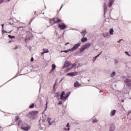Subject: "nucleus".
Segmentation results:
<instances>
[{"instance_id": "nucleus-11", "label": "nucleus", "mask_w": 131, "mask_h": 131, "mask_svg": "<svg viewBox=\"0 0 131 131\" xmlns=\"http://www.w3.org/2000/svg\"><path fill=\"white\" fill-rule=\"evenodd\" d=\"M55 69H56V64H52V69L51 71H50V73H52V72H54L55 71Z\"/></svg>"}, {"instance_id": "nucleus-41", "label": "nucleus", "mask_w": 131, "mask_h": 131, "mask_svg": "<svg viewBox=\"0 0 131 131\" xmlns=\"http://www.w3.org/2000/svg\"><path fill=\"white\" fill-rule=\"evenodd\" d=\"M62 8H63V5H62L60 7V10L61 9H62Z\"/></svg>"}, {"instance_id": "nucleus-29", "label": "nucleus", "mask_w": 131, "mask_h": 131, "mask_svg": "<svg viewBox=\"0 0 131 131\" xmlns=\"http://www.w3.org/2000/svg\"><path fill=\"white\" fill-rule=\"evenodd\" d=\"M92 122H93V123H95V122H98V120L96 119H93Z\"/></svg>"}, {"instance_id": "nucleus-20", "label": "nucleus", "mask_w": 131, "mask_h": 131, "mask_svg": "<svg viewBox=\"0 0 131 131\" xmlns=\"http://www.w3.org/2000/svg\"><path fill=\"white\" fill-rule=\"evenodd\" d=\"M114 32V30H113V29H111L110 30V33L111 35H112L113 34Z\"/></svg>"}, {"instance_id": "nucleus-44", "label": "nucleus", "mask_w": 131, "mask_h": 131, "mask_svg": "<svg viewBox=\"0 0 131 131\" xmlns=\"http://www.w3.org/2000/svg\"><path fill=\"white\" fill-rule=\"evenodd\" d=\"M99 93H102V91H99Z\"/></svg>"}, {"instance_id": "nucleus-21", "label": "nucleus", "mask_w": 131, "mask_h": 131, "mask_svg": "<svg viewBox=\"0 0 131 131\" xmlns=\"http://www.w3.org/2000/svg\"><path fill=\"white\" fill-rule=\"evenodd\" d=\"M21 123H22V121L21 120H18L17 124L18 126H21Z\"/></svg>"}, {"instance_id": "nucleus-19", "label": "nucleus", "mask_w": 131, "mask_h": 131, "mask_svg": "<svg viewBox=\"0 0 131 131\" xmlns=\"http://www.w3.org/2000/svg\"><path fill=\"white\" fill-rule=\"evenodd\" d=\"M75 66H76V64L75 63L73 64L72 67L71 68L68 69V71H69L70 70H71V69H72V68H74Z\"/></svg>"}, {"instance_id": "nucleus-28", "label": "nucleus", "mask_w": 131, "mask_h": 131, "mask_svg": "<svg viewBox=\"0 0 131 131\" xmlns=\"http://www.w3.org/2000/svg\"><path fill=\"white\" fill-rule=\"evenodd\" d=\"M8 37H9V38H11L12 39L13 38H15V36L8 35Z\"/></svg>"}, {"instance_id": "nucleus-14", "label": "nucleus", "mask_w": 131, "mask_h": 131, "mask_svg": "<svg viewBox=\"0 0 131 131\" xmlns=\"http://www.w3.org/2000/svg\"><path fill=\"white\" fill-rule=\"evenodd\" d=\"M115 0H109V7L111 8L112 7V5H113V3H114Z\"/></svg>"}, {"instance_id": "nucleus-33", "label": "nucleus", "mask_w": 131, "mask_h": 131, "mask_svg": "<svg viewBox=\"0 0 131 131\" xmlns=\"http://www.w3.org/2000/svg\"><path fill=\"white\" fill-rule=\"evenodd\" d=\"M62 104V101H59V102L58 103V105H61Z\"/></svg>"}, {"instance_id": "nucleus-45", "label": "nucleus", "mask_w": 131, "mask_h": 131, "mask_svg": "<svg viewBox=\"0 0 131 131\" xmlns=\"http://www.w3.org/2000/svg\"><path fill=\"white\" fill-rule=\"evenodd\" d=\"M8 2H10V1H11V0H7Z\"/></svg>"}, {"instance_id": "nucleus-6", "label": "nucleus", "mask_w": 131, "mask_h": 131, "mask_svg": "<svg viewBox=\"0 0 131 131\" xmlns=\"http://www.w3.org/2000/svg\"><path fill=\"white\" fill-rule=\"evenodd\" d=\"M58 28L60 29V30H64V29H66L67 28V26L65 25L64 23H58Z\"/></svg>"}, {"instance_id": "nucleus-5", "label": "nucleus", "mask_w": 131, "mask_h": 131, "mask_svg": "<svg viewBox=\"0 0 131 131\" xmlns=\"http://www.w3.org/2000/svg\"><path fill=\"white\" fill-rule=\"evenodd\" d=\"M37 113H38L37 111H33L32 112H30L27 115V116L28 117H29L30 119H31L32 118L33 119L34 118V117H35V116L36 115V114H37Z\"/></svg>"}, {"instance_id": "nucleus-35", "label": "nucleus", "mask_w": 131, "mask_h": 131, "mask_svg": "<svg viewBox=\"0 0 131 131\" xmlns=\"http://www.w3.org/2000/svg\"><path fill=\"white\" fill-rule=\"evenodd\" d=\"M33 57H32L31 58V62H33Z\"/></svg>"}, {"instance_id": "nucleus-32", "label": "nucleus", "mask_w": 131, "mask_h": 131, "mask_svg": "<svg viewBox=\"0 0 131 131\" xmlns=\"http://www.w3.org/2000/svg\"><path fill=\"white\" fill-rule=\"evenodd\" d=\"M19 119V117H15V121H18V119Z\"/></svg>"}, {"instance_id": "nucleus-39", "label": "nucleus", "mask_w": 131, "mask_h": 131, "mask_svg": "<svg viewBox=\"0 0 131 131\" xmlns=\"http://www.w3.org/2000/svg\"><path fill=\"white\" fill-rule=\"evenodd\" d=\"M69 44V42H67L65 43V46H67V45Z\"/></svg>"}, {"instance_id": "nucleus-18", "label": "nucleus", "mask_w": 131, "mask_h": 131, "mask_svg": "<svg viewBox=\"0 0 131 131\" xmlns=\"http://www.w3.org/2000/svg\"><path fill=\"white\" fill-rule=\"evenodd\" d=\"M101 54H102V53H101L100 54H98L96 56L94 57L93 58V62H95V61H96V59H97L98 58V57H99Z\"/></svg>"}, {"instance_id": "nucleus-26", "label": "nucleus", "mask_w": 131, "mask_h": 131, "mask_svg": "<svg viewBox=\"0 0 131 131\" xmlns=\"http://www.w3.org/2000/svg\"><path fill=\"white\" fill-rule=\"evenodd\" d=\"M69 52H71V49H69V50H64V51H61V53H68Z\"/></svg>"}, {"instance_id": "nucleus-16", "label": "nucleus", "mask_w": 131, "mask_h": 131, "mask_svg": "<svg viewBox=\"0 0 131 131\" xmlns=\"http://www.w3.org/2000/svg\"><path fill=\"white\" fill-rule=\"evenodd\" d=\"M81 41H82V42H85V41H88V38H86V37H83L81 38Z\"/></svg>"}, {"instance_id": "nucleus-23", "label": "nucleus", "mask_w": 131, "mask_h": 131, "mask_svg": "<svg viewBox=\"0 0 131 131\" xmlns=\"http://www.w3.org/2000/svg\"><path fill=\"white\" fill-rule=\"evenodd\" d=\"M107 35H109V33H104L103 34V36L104 37H107Z\"/></svg>"}, {"instance_id": "nucleus-8", "label": "nucleus", "mask_w": 131, "mask_h": 131, "mask_svg": "<svg viewBox=\"0 0 131 131\" xmlns=\"http://www.w3.org/2000/svg\"><path fill=\"white\" fill-rule=\"evenodd\" d=\"M69 66H71V63L69 61H66L63 67L67 68Z\"/></svg>"}, {"instance_id": "nucleus-38", "label": "nucleus", "mask_w": 131, "mask_h": 131, "mask_svg": "<svg viewBox=\"0 0 131 131\" xmlns=\"http://www.w3.org/2000/svg\"><path fill=\"white\" fill-rule=\"evenodd\" d=\"M44 54H45V52H42V53H41V56H42Z\"/></svg>"}, {"instance_id": "nucleus-4", "label": "nucleus", "mask_w": 131, "mask_h": 131, "mask_svg": "<svg viewBox=\"0 0 131 131\" xmlns=\"http://www.w3.org/2000/svg\"><path fill=\"white\" fill-rule=\"evenodd\" d=\"M89 48H91V43H85L80 49V53H82L83 52H84L85 50H88V49H89Z\"/></svg>"}, {"instance_id": "nucleus-37", "label": "nucleus", "mask_w": 131, "mask_h": 131, "mask_svg": "<svg viewBox=\"0 0 131 131\" xmlns=\"http://www.w3.org/2000/svg\"><path fill=\"white\" fill-rule=\"evenodd\" d=\"M122 39H120L117 42H118L119 43H120V41H121Z\"/></svg>"}, {"instance_id": "nucleus-10", "label": "nucleus", "mask_w": 131, "mask_h": 131, "mask_svg": "<svg viewBox=\"0 0 131 131\" xmlns=\"http://www.w3.org/2000/svg\"><path fill=\"white\" fill-rule=\"evenodd\" d=\"M126 84L128 86H131V80L130 79H127V81L126 82Z\"/></svg>"}, {"instance_id": "nucleus-12", "label": "nucleus", "mask_w": 131, "mask_h": 131, "mask_svg": "<svg viewBox=\"0 0 131 131\" xmlns=\"http://www.w3.org/2000/svg\"><path fill=\"white\" fill-rule=\"evenodd\" d=\"M116 113V110H114L111 112L110 116H114Z\"/></svg>"}, {"instance_id": "nucleus-40", "label": "nucleus", "mask_w": 131, "mask_h": 131, "mask_svg": "<svg viewBox=\"0 0 131 131\" xmlns=\"http://www.w3.org/2000/svg\"><path fill=\"white\" fill-rule=\"evenodd\" d=\"M4 25H4V24L2 25L3 29H4Z\"/></svg>"}, {"instance_id": "nucleus-42", "label": "nucleus", "mask_w": 131, "mask_h": 131, "mask_svg": "<svg viewBox=\"0 0 131 131\" xmlns=\"http://www.w3.org/2000/svg\"><path fill=\"white\" fill-rule=\"evenodd\" d=\"M121 102H122V103H123V102H124V100H121Z\"/></svg>"}, {"instance_id": "nucleus-2", "label": "nucleus", "mask_w": 131, "mask_h": 131, "mask_svg": "<svg viewBox=\"0 0 131 131\" xmlns=\"http://www.w3.org/2000/svg\"><path fill=\"white\" fill-rule=\"evenodd\" d=\"M70 95V92H69L68 93H66V96H65V92H62L61 94L60 99L65 101H66V99H67Z\"/></svg>"}, {"instance_id": "nucleus-7", "label": "nucleus", "mask_w": 131, "mask_h": 131, "mask_svg": "<svg viewBox=\"0 0 131 131\" xmlns=\"http://www.w3.org/2000/svg\"><path fill=\"white\" fill-rule=\"evenodd\" d=\"M80 47V44L78 43L74 46V47L71 49V52H74V51H76L78 48Z\"/></svg>"}, {"instance_id": "nucleus-24", "label": "nucleus", "mask_w": 131, "mask_h": 131, "mask_svg": "<svg viewBox=\"0 0 131 131\" xmlns=\"http://www.w3.org/2000/svg\"><path fill=\"white\" fill-rule=\"evenodd\" d=\"M43 52H44L45 54H46V53H49V49H43Z\"/></svg>"}, {"instance_id": "nucleus-17", "label": "nucleus", "mask_w": 131, "mask_h": 131, "mask_svg": "<svg viewBox=\"0 0 131 131\" xmlns=\"http://www.w3.org/2000/svg\"><path fill=\"white\" fill-rule=\"evenodd\" d=\"M81 35H83V37L85 36V34H86V31H84L83 32H81Z\"/></svg>"}, {"instance_id": "nucleus-22", "label": "nucleus", "mask_w": 131, "mask_h": 131, "mask_svg": "<svg viewBox=\"0 0 131 131\" xmlns=\"http://www.w3.org/2000/svg\"><path fill=\"white\" fill-rule=\"evenodd\" d=\"M47 121L49 123L50 125H52V123L51 122V118H47Z\"/></svg>"}, {"instance_id": "nucleus-3", "label": "nucleus", "mask_w": 131, "mask_h": 131, "mask_svg": "<svg viewBox=\"0 0 131 131\" xmlns=\"http://www.w3.org/2000/svg\"><path fill=\"white\" fill-rule=\"evenodd\" d=\"M30 125L26 123H23L21 125V128L23 130L28 131L31 128Z\"/></svg>"}, {"instance_id": "nucleus-15", "label": "nucleus", "mask_w": 131, "mask_h": 131, "mask_svg": "<svg viewBox=\"0 0 131 131\" xmlns=\"http://www.w3.org/2000/svg\"><path fill=\"white\" fill-rule=\"evenodd\" d=\"M66 127H68V128H64V130H70V125L69 124V123H67Z\"/></svg>"}, {"instance_id": "nucleus-31", "label": "nucleus", "mask_w": 131, "mask_h": 131, "mask_svg": "<svg viewBox=\"0 0 131 131\" xmlns=\"http://www.w3.org/2000/svg\"><path fill=\"white\" fill-rule=\"evenodd\" d=\"M125 54L126 55H127V56H128L129 57H130V54H128V52H125Z\"/></svg>"}, {"instance_id": "nucleus-9", "label": "nucleus", "mask_w": 131, "mask_h": 131, "mask_svg": "<svg viewBox=\"0 0 131 131\" xmlns=\"http://www.w3.org/2000/svg\"><path fill=\"white\" fill-rule=\"evenodd\" d=\"M81 85V84L79 83V82L76 81L75 83L74 84V86L75 88H77L78 86H80Z\"/></svg>"}, {"instance_id": "nucleus-1", "label": "nucleus", "mask_w": 131, "mask_h": 131, "mask_svg": "<svg viewBox=\"0 0 131 131\" xmlns=\"http://www.w3.org/2000/svg\"><path fill=\"white\" fill-rule=\"evenodd\" d=\"M49 23L51 25H54L56 23H62V19L59 17H54L49 19Z\"/></svg>"}, {"instance_id": "nucleus-25", "label": "nucleus", "mask_w": 131, "mask_h": 131, "mask_svg": "<svg viewBox=\"0 0 131 131\" xmlns=\"http://www.w3.org/2000/svg\"><path fill=\"white\" fill-rule=\"evenodd\" d=\"M116 73L115 72H113L112 74H111L110 76L111 77H113V76H115Z\"/></svg>"}, {"instance_id": "nucleus-34", "label": "nucleus", "mask_w": 131, "mask_h": 131, "mask_svg": "<svg viewBox=\"0 0 131 131\" xmlns=\"http://www.w3.org/2000/svg\"><path fill=\"white\" fill-rule=\"evenodd\" d=\"M115 63L116 64L117 63H118V61L116 59L115 60Z\"/></svg>"}, {"instance_id": "nucleus-43", "label": "nucleus", "mask_w": 131, "mask_h": 131, "mask_svg": "<svg viewBox=\"0 0 131 131\" xmlns=\"http://www.w3.org/2000/svg\"><path fill=\"white\" fill-rule=\"evenodd\" d=\"M5 32H6V31H3V34L5 33Z\"/></svg>"}, {"instance_id": "nucleus-36", "label": "nucleus", "mask_w": 131, "mask_h": 131, "mask_svg": "<svg viewBox=\"0 0 131 131\" xmlns=\"http://www.w3.org/2000/svg\"><path fill=\"white\" fill-rule=\"evenodd\" d=\"M18 49V46H15V47L14 48V50H17Z\"/></svg>"}, {"instance_id": "nucleus-27", "label": "nucleus", "mask_w": 131, "mask_h": 131, "mask_svg": "<svg viewBox=\"0 0 131 131\" xmlns=\"http://www.w3.org/2000/svg\"><path fill=\"white\" fill-rule=\"evenodd\" d=\"M29 108H30V109L32 108H34V103H32L29 107Z\"/></svg>"}, {"instance_id": "nucleus-30", "label": "nucleus", "mask_w": 131, "mask_h": 131, "mask_svg": "<svg viewBox=\"0 0 131 131\" xmlns=\"http://www.w3.org/2000/svg\"><path fill=\"white\" fill-rule=\"evenodd\" d=\"M104 14L107 12V7L104 6Z\"/></svg>"}, {"instance_id": "nucleus-13", "label": "nucleus", "mask_w": 131, "mask_h": 131, "mask_svg": "<svg viewBox=\"0 0 131 131\" xmlns=\"http://www.w3.org/2000/svg\"><path fill=\"white\" fill-rule=\"evenodd\" d=\"M68 75H70V76H75V75H77V73H70L69 74H68Z\"/></svg>"}]
</instances>
